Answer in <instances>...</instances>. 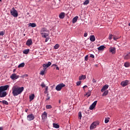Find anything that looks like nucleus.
Listing matches in <instances>:
<instances>
[{
  "label": "nucleus",
  "instance_id": "nucleus-1",
  "mask_svg": "<svg viewBox=\"0 0 130 130\" xmlns=\"http://www.w3.org/2000/svg\"><path fill=\"white\" fill-rule=\"evenodd\" d=\"M12 90L13 96H18L24 91V87H20L18 86H14L12 87Z\"/></svg>",
  "mask_w": 130,
  "mask_h": 130
},
{
  "label": "nucleus",
  "instance_id": "nucleus-2",
  "mask_svg": "<svg viewBox=\"0 0 130 130\" xmlns=\"http://www.w3.org/2000/svg\"><path fill=\"white\" fill-rule=\"evenodd\" d=\"M10 87L8 85L0 86V98L6 97L8 93H7V90Z\"/></svg>",
  "mask_w": 130,
  "mask_h": 130
},
{
  "label": "nucleus",
  "instance_id": "nucleus-3",
  "mask_svg": "<svg viewBox=\"0 0 130 130\" xmlns=\"http://www.w3.org/2000/svg\"><path fill=\"white\" fill-rule=\"evenodd\" d=\"M10 14L11 16L15 17V18H17V17H18V11L15 9V8H13L10 10Z\"/></svg>",
  "mask_w": 130,
  "mask_h": 130
},
{
  "label": "nucleus",
  "instance_id": "nucleus-4",
  "mask_svg": "<svg viewBox=\"0 0 130 130\" xmlns=\"http://www.w3.org/2000/svg\"><path fill=\"white\" fill-rule=\"evenodd\" d=\"M99 121H96L95 122H93L90 126V129H94V128H96V126H97V125H99Z\"/></svg>",
  "mask_w": 130,
  "mask_h": 130
},
{
  "label": "nucleus",
  "instance_id": "nucleus-5",
  "mask_svg": "<svg viewBox=\"0 0 130 130\" xmlns=\"http://www.w3.org/2000/svg\"><path fill=\"white\" fill-rule=\"evenodd\" d=\"M63 87H66V85L64 84L63 83H60L59 84H58L56 86V91H60L61 90V89H62V88H63Z\"/></svg>",
  "mask_w": 130,
  "mask_h": 130
},
{
  "label": "nucleus",
  "instance_id": "nucleus-6",
  "mask_svg": "<svg viewBox=\"0 0 130 130\" xmlns=\"http://www.w3.org/2000/svg\"><path fill=\"white\" fill-rule=\"evenodd\" d=\"M10 78L12 80H17V79L20 78V76L17 75L15 73H13L11 75Z\"/></svg>",
  "mask_w": 130,
  "mask_h": 130
},
{
  "label": "nucleus",
  "instance_id": "nucleus-7",
  "mask_svg": "<svg viewBox=\"0 0 130 130\" xmlns=\"http://www.w3.org/2000/svg\"><path fill=\"white\" fill-rule=\"evenodd\" d=\"M34 118H35V117L34 116V115H33V114H31L27 116V120H28V121H31V120H34Z\"/></svg>",
  "mask_w": 130,
  "mask_h": 130
},
{
  "label": "nucleus",
  "instance_id": "nucleus-8",
  "mask_svg": "<svg viewBox=\"0 0 130 130\" xmlns=\"http://www.w3.org/2000/svg\"><path fill=\"white\" fill-rule=\"evenodd\" d=\"M128 85V80H125L121 82V86L122 87H125Z\"/></svg>",
  "mask_w": 130,
  "mask_h": 130
},
{
  "label": "nucleus",
  "instance_id": "nucleus-9",
  "mask_svg": "<svg viewBox=\"0 0 130 130\" xmlns=\"http://www.w3.org/2000/svg\"><path fill=\"white\" fill-rule=\"evenodd\" d=\"M97 104V101H94L92 104L89 107L90 110H93V109L94 107H96V105Z\"/></svg>",
  "mask_w": 130,
  "mask_h": 130
},
{
  "label": "nucleus",
  "instance_id": "nucleus-10",
  "mask_svg": "<svg viewBox=\"0 0 130 130\" xmlns=\"http://www.w3.org/2000/svg\"><path fill=\"white\" fill-rule=\"evenodd\" d=\"M116 49L115 47H110L109 48V51L111 52V53H112V54H115L116 52Z\"/></svg>",
  "mask_w": 130,
  "mask_h": 130
},
{
  "label": "nucleus",
  "instance_id": "nucleus-11",
  "mask_svg": "<svg viewBox=\"0 0 130 130\" xmlns=\"http://www.w3.org/2000/svg\"><path fill=\"white\" fill-rule=\"evenodd\" d=\"M51 66V62H48L47 64H43V67L44 68V69L46 70L47 68H49Z\"/></svg>",
  "mask_w": 130,
  "mask_h": 130
},
{
  "label": "nucleus",
  "instance_id": "nucleus-12",
  "mask_svg": "<svg viewBox=\"0 0 130 130\" xmlns=\"http://www.w3.org/2000/svg\"><path fill=\"white\" fill-rule=\"evenodd\" d=\"M32 40L29 39L26 41V45H27V46H30V45H32Z\"/></svg>",
  "mask_w": 130,
  "mask_h": 130
},
{
  "label": "nucleus",
  "instance_id": "nucleus-13",
  "mask_svg": "<svg viewBox=\"0 0 130 130\" xmlns=\"http://www.w3.org/2000/svg\"><path fill=\"white\" fill-rule=\"evenodd\" d=\"M42 119H47V113L46 112H44L42 114Z\"/></svg>",
  "mask_w": 130,
  "mask_h": 130
},
{
  "label": "nucleus",
  "instance_id": "nucleus-14",
  "mask_svg": "<svg viewBox=\"0 0 130 130\" xmlns=\"http://www.w3.org/2000/svg\"><path fill=\"white\" fill-rule=\"evenodd\" d=\"M109 87V85H108V84L105 85L102 88L101 92H104V91H106V90H107L108 88Z\"/></svg>",
  "mask_w": 130,
  "mask_h": 130
},
{
  "label": "nucleus",
  "instance_id": "nucleus-15",
  "mask_svg": "<svg viewBox=\"0 0 130 130\" xmlns=\"http://www.w3.org/2000/svg\"><path fill=\"white\" fill-rule=\"evenodd\" d=\"M130 59V52L127 53L126 55H124V59Z\"/></svg>",
  "mask_w": 130,
  "mask_h": 130
},
{
  "label": "nucleus",
  "instance_id": "nucleus-16",
  "mask_svg": "<svg viewBox=\"0 0 130 130\" xmlns=\"http://www.w3.org/2000/svg\"><path fill=\"white\" fill-rule=\"evenodd\" d=\"M43 32H48V30L45 27L42 28L40 30L41 34H43Z\"/></svg>",
  "mask_w": 130,
  "mask_h": 130
},
{
  "label": "nucleus",
  "instance_id": "nucleus-17",
  "mask_svg": "<svg viewBox=\"0 0 130 130\" xmlns=\"http://www.w3.org/2000/svg\"><path fill=\"white\" fill-rule=\"evenodd\" d=\"M64 16H66V13H64V12H61L59 14V17L60 18V19H63V18H64Z\"/></svg>",
  "mask_w": 130,
  "mask_h": 130
},
{
  "label": "nucleus",
  "instance_id": "nucleus-18",
  "mask_svg": "<svg viewBox=\"0 0 130 130\" xmlns=\"http://www.w3.org/2000/svg\"><path fill=\"white\" fill-rule=\"evenodd\" d=\"M34 98H35V94H31L29 95V102H31L32 100H34Z\"/></svg>",
  "mask_w": 130,
  "mask_h": 130
},
{
  "label": "nucleus",
  "instance_id": "nucleus-19",
  "mask_svg": "<svg viewBox=\"0 0 130 130\" xmlns=\"http://www.w3.org/2000/svg\"><path fill=\"white\" fill-rule=\"evenodd\" d=\"M90 38V41H91L92 42H94V41H95V36L94 35H91L89 37Z\"/></svg>",
  "mask_w": 130,
  "mask_h": 130
},
{
  "label": "nucleus",
  "instance_id": "nucleus-20",
  "mask_svg": "<svg viewBox=\"0 0 130 130\" xmlns=\"http://www.w3.org/2000/svg\"><path fill=\"white\" fill-rule=\"evenodd\" d=\"M78 19H79V16H75L74 18H73L72 22L73 24H75L78 21Z\"/></svg>",
  "mask_w": 130,
  "mask_h": 130
},
{
  "label": "nucleus",
  "instance_id": "nucleus-21",
  "mask_svg": "<svg viewBox=\"0 0 130 130\" xmlns=\"http://www.w3.org/2000/svg\"><path fill=\"white\" fill-rule=\"evenodd\" d=\"M85 79H86V76L85 75H82V76L79 77V80L80 81H81L82 80H85Z\"/></svg>",
  "mask_w": 130,
  "mask_h": 130
},
{
  "label": "nucleus",
  "instance_id": "nucleus-22",
  "mask_svg": "<svg viewBox=\"0 0 130 130\" xmlns=\"http://www.w3.org/2000/svg\"><path fill=\"white\" fill-rule=\"evenodd\" d=\"M104 48H105V46H104V45H102L101 46H100L98 49L99 51H100V50H104Z\"/></svg>",
  "mask_w": 130,
  "mask_h": 130
},
{
  "label": "nucleus",
  "instance_id": "nucleus-23",
  "mask_svg": "<svg viewBox=\"0 0 130 130\" xmlns=\"http://www.w3.org/2000/svg\"><path fill=\"white\" fill-rule=\"evenodd\" d=\"M43 38H46L48 36V34L43 32V34H41Z\"/></svg>",
  "mask_w": 130,
  "mask_h": 130
},
{
  "label": "nucleus",
  "instance_id": "nucleus-24",
  "mask_svg": "<svg viewBox=\"0 0 130 130\" xmlns=\"http://www.w3.org/2000/svg\"><path fill=\"white\" fill-rule=\"evenodd\" d=\"M53 126L55 128H59V125H58V124H56L55 123H53Z\"/></svg>",
  "mask_w": 130,
  "mask_h": 130
},
{
  "label": "nucleus",
  "instance_id": "nucleus-25",
  "mask_svg": "<svg viewBox=\"0 0 130 130\" xmlns=\"http://www.w3.org/2000/svg\"><path fill=\"white\" fill-rule=\"evenodd\" d=\"M29 51H30V50L29 49H27L23 50V53H24V54H28V53H29Z\"/></svg>",
  "mask_w": 130,
  "mask_h": 130
},
{
  "label": "nucleus",
  "instance_id": "nucleus-26",
  "mask_svg": "<svg viewBox=\"0 0 130 130\" xmlns=\"http://www.w3.org/2000/svg\"><path fill=\"white\" fill-rule=\"evenodd\" d=\"M3 103V104H5V105H9V102H8V101H0V103Z\"/></svg>",
  "mask_w": 130,
  "mask_h": 130
},
{
  "label": "nucleus",
  "instance_id": "nucleus-27",
  "mask_svg": "<svg viewBox=\"0 0 130 130\" xmlns=\"http://www.w3.org/2000/svg\"><path fill=\"white\" fill-rule=\"evenodd\" d=\"M109 91L108 90H105L104 93L102 94L103 96H107V95H108Z\"/></svg>",
  "mask_w": 130,
  "mask_h": 130
},
{
  "label": "nucleus",
  "instance_id": "nucleus-28",
  "mask_svg": "<svg viewBox=\"0 0 130 130\" xmlns=\"http://www.w3.org/2000/svg\"><path fill=\"white\" fill-rule=\"evenodd\" d=\"M29 26L30 27H32V28H34V27H36V24L35 23H29Z\"/></svg>",
  "mask_w": 130,
  "mask_h": 130
},
{
  "label": "nucleus",
  "instance_id": "nucleus-29",
  "mask_svg": "<svg viewBox=\"0 0 130 130\" xmlns=\"http://www.w3.org/2000/svg\"><path fill=\"white\" fill-rule=\"evenodd\" d=\"M110 119V118L107 117L105 119V123H108L109 122V120Z\"/></svg>",
  "mask_w": 130,
  "mask_h": 130
},
{
  "label": "nucleus",
  "instance_id": "nucleus-30",
  "mask_svg": "<svg viewBox=\"0 0 130 130\" xmlns=\"http://www.w3.org/2000/svg\"><path fill=\"white\" fill-rule=\"evenodd\" d=\"M25 67V63L23 62L20 63L18 66V68H24Z\"/></svg>",
  "mask_w": 130,
  "mask_h": 130
},
{
  "label": "nucleus",
  "instance_id": "nucleus-31",
  "mask_svg": "<svg viewBox=\"0 0 130 130\" xmlns=\"http://www.w3.org/2000/svg\"><path fill=\"white\" fill-rule=\"evenodd\" d=\"M124 66L125 68H128L129 67V62H126L124 63Z\"/></svg>",
  "mask_w": 130,
  "mask_h": 130
},
{
  "label": "nucleus",
  "instance_id": "nucleus-32",
  "mask_svg": "<svg viewBox=\"0 0 130 130\" xmlns=\"http://www.w3.org/2000/svg\"><path fill=\"white\" fill-rule=\"evenodd\" d=\"M89 3H90V1L89 0H86L83 3V5H84V6H86L87 5H88L89 4Z\"/></svg>",
  "mask_w": 130,
  "mask_h": 130
},
{
  "label": "nucleus",
  "instance_id": "nucleus-33",
  "mask_svg": "<svg viewBox=\"0 0 130 130\" xmlns=\"http://www.w3.org/2000/svg\"><path fill=\"white\" fill-rule=\"evenodd\" d=\"M46 109H51L52 108V106L50 105H48L46 106Z\"/></svg>",
  "mask_w": 130,
  "mask_h": 130
},
{
  "label": "nucleus",
  "instance_id": "nucleus-34",
  "mask_svg": "<svg viewBox=\"0 0 130 130\" xmlns=\"http://www.w3.org/2000/svg\"><path fill=\"white\" fill-rule=\"evenodd\" d=\"M59 48V45L58 44H56L54 46V49H58Z\"/></svg>",
  "mask_w": 130,
  "mask_h": 130
},
{
  "label": "nucleus",
  "instance_id": "nucleus-35",
  "mask_svg": "<svg viewBox=\"0 0 130 130\" xmlns=\"http://www.w3.org/2000/svg\"><path fill=\"white\" fill-rule=\"evenodd\" d=\"M50 99V96H49V94H47L46 95V101H48Z\"/></svg>",
  "mask_w": 130,
  "mask_h": 130
},
{
  "label": "nucleus",
  "instance_id": "nucleus-36",
  "mask_svg": "<svg viewBox=\"0 0 130 130\" xmlns=\"http://www.w3.org/2000/svg\"><path fill=\"white\" fill-rule=\"evenodd\" d=\"M78 117H79L80 119H82V112H79L78 113Z\"/></svg>",
  "mask_w": 130,
  "mask_h": 130
},
{
  "label": "nucleus",
  "instance_id": "nucleus-37",
  "mask_svg": "<svg viewBox=\"0 0 130 130\" xmlns=\"http://www.w3.org/2000/svg\"><path fill=\"white\" fill-rule=\"evenodd\" d=\"M44 73H45V70L44 69L43 71H41L40 75H42V76H43L44 75Z\"/></svg>",
  "mask_w": 130,
  "mask_h": 130
},
{
  "label": "nucleus",
  "instance_id": "nucleus-38",
  "mask_svg": "<svg viewBox=\"0 0 130 130\" xmlns=\"http://www.w3.org/2000/svg\"><path fill=\"white\" fill-rule=\"evenodd\" d=\"M86 95L87 97H90L91 96V91H89L88 92L86 93Z\"/></svg>",
  "mask_w": 130,
  "mask_h": 130
},
{
  "label": "nucleus",
  "instance_id": "nucleus-39",
  "mask_svg": "<svg viewBox=\"0 0 130 130\" xmlns=\"http://www.w3.org/2000/svg\"><path fill=\"white\" fill-rule=\"evenodd\" d=\"M81 83H82V81H79L76 83V85L77 86H80V85H81Z\"/></svg>",
  "mask_w": 130,
  "mask_h": 130
},
{
  "label": "nucleus",
  "instance_id": "nucleus-40",
  "mask_svg": "<svg viewBox=\"0 0 130 130\" xmlns=\"http://www.w3.org/2000/svg\"><path fill=\"white\" fill-rule=\"evenodd\" d=\"M113 37V35H112V34H110L109 37V40H111V39H112Z\"/></svg>",
  "mask_w": 130,
  "mask_h": 130
},
{
  "label": "nucleus",
  "instance_id": "nucleus-41",
  "mask_svg": "<svg viewBox=\"0 0 130 130\" xmlns=\"http://www.w3.org/2000/svg\"><path fill=\"white\" fill-rule=\"evenodd\" d=\"M113 39H114V40H117L119 39V38H118L115 36H113Z\"/></svg>",
  "mask_w": 130,
  "mask_h": 130
},
{
  "label": "nucleus",
  "instance_id": "nucleus-42",
  "mask_svg": "<svg viewBox=\"0 0 130 130\" xmlns=\"http://www.w3.org/2000/svg\"><path fill=\"white\" fill-rule=\"evenodd\" d=\"M41 87L42 88H45L46 87V85L44 84V83H42L41 85Z\"/></svg>",
  "mask_w": 130,
  "mask_h": 130
},
{
  "label": "nucleus",
  "instance_id": "nucleus-43",
  "mask_svg": "<svg viewBox=\"0 0 130 130\" xmlns=\"http://www.w3.org/2000/svg\"><path fill=\"white\" fill-rule=\"evenodd\" d=\"M5 35V33L4 32V31L0 32V35H1V36H3V35Z\"/></svg>",
  "mask_w": 130,
  "mask_h": 130
},
{
  "label": "nucleus",
  "instance_id": "nucleus-44",
  "mask_svg": "<svg viewBox=\"0 0 130 130\" xmlns=\"http://www.w3.org/2000/svg\"><path fill=\"white\" fill-rule=\"evenodd\" d=\"M90 57H91V58H94L95 57V56L91 54L90 55Z\"/></svg>",
  "mask_w": 130,
  "mask_h": 130
},
{
  "label": "nucleus",
  "instance_id": "nucleus-45",
  "mask_svg": "<svg viewBox=\"0 0 130 130\" xmlns=\"http://www.w3.org/2000/svg\"><path fill=\"white\" fill-rule=\"evenodd\" d=\"M46 38L45 42H47V41H48V40H49V38Z\"/></svg>",
  "mask_w": 130,
  "mask_h": 130
},
{
  "label": "nucleus",
  "instance_id": "nucleus-46",
  "mask_svg": "<svg viewBox=\"0 0 130 130\" xmlns=\"http://www.w3.org/2000/svg\"><path fill=\"white\" fill-rule=\"evenodd\" d=\"M87 36H88V34H87V32H85L84 34V37H87Z\"/></svg>",
  "mask_w": 130,
  "mask_h": 130
},
{
  "label": "nucleus",
  "instance_id": "nucleus-47",
  "mask_svg": "<svg viewBox=\"0 0 130 130\" xmlns=\"http://www.w3.org/2000/svg\"><path fill=\"white\" fill-rule=\"evenodd\" d=\"M88 55H86L85 57V60H88Z\"/></svg>",
  "mask_w": 130,
  "mask_h": 130
},
{
  "label": "nucleus",
  "instance_id": "nucleus-48",
  "mask_svg": "<svg viewBox=\"0 0 130 130\" xmlns=\"http://www.w3.org/2000/svg\"><path fill=\"white\" fill-rule=\"evenodd\" d=\"M44 94H48V90H45L44 92Z\"/></svg>",
  "mask_w": 130,
  "mask_h": 130
},
{
  "label": "nucleus",
  "instance_id": "nucleus-49",
  "mask_svg": "<svg viewBox=\"0 0 130 130\" xmlns=\"http://www.w3.org/2000/svg\"><path fill=\"white\" fill-rule=\"evenodd\" d=\"M45 91H48V86H46L45 87Z\"/></svg>",
  "mask_w": 130,
  "mask_h": 130
},
{
  "label": "nucleus",
  "instance_id": "nucleus-50",
  "mask_svg": "<svg viewBox=\"0 0 130 130\" xmlns=\"http://www.w3.org/2000/svg\"><path fill=\"white\" fill-rule=\"evenodd\" d=\"M92 83H96V80L94 78L92 79Z\"/></svg>",
  "mask_w": 130,
  "mask_h": 130
},
{
  "label": "nucleus",
  "instance_id": "nucleus-51",
  "mask_svg": "<svg viewBox=\"0 0 130 130\" xmlns=\"http://www.w3.org/2000/svg\"><path fill=\"white\" fill-rule=\"evenodd\" d=\"M85 88H88V86L87 85H84L83 87V89H85Z\"/></svg>",
  "mask_w": 130,
  "mask_h": 130
},
{
  "label": "nucleus",
  "instance_id": "nucleus-52",
  "mask_svg": "<svg viewBox=\"0 0 130 130\" xmlns=\"http://www.w3.org/2000/svg\"><path fill=\"white\" fill-rule=\"evenodd\" d=\"M52 67H57V66L56 65V64H53L52 65Z\"/></svg>",
  "mask_w": 130,
  "mask_h": 130
},
{
  "label": "nucleus",
  "instance_id": "nucleus-53",
  "mask_svg": "<svg viewBox=\"0 0 130 130\" xmlns=\"http://www.w3.org/2000/svg\"><path fill=\"white\" fill-rule=\"evenodd\" d=\"M56 70H59V68H58V67L56 66Z\"/></svg>",
  "mask_w": 130,
  "mask_h": 130
},
{
  "label": "nucleus",
  "instance_id": "nucleus-54",
  "mask_svg": "<svg viewBox=\"0 0 130 130\" xmlns=\"http://www.w3.org/2000/svg\"><path fill=\"white\" fill-rule=\"evenodd\" d=\"M4 129V127H0V130H3Z\"/></svg>",
  "mask_w": 130,
  "mask_h": 130
},
{
  "label": "nucleus",
  "instance_id": "nucleus-55",
  "mask_svg": "<svg viewBox=\"0 0 130 130\" xmlns=\"http://www.w3.org/2000/svg\"><path fill=\"white\" fill-rule=\"evenodd\" d=\"M25 112H27L28 111V109H26L25 110Z\"/></svg>",
  "mask_w": 130,
  "mask_h": 130
},
{
  "label": "nucleus",
  "instance_id": "nucleus-56",
  "mask_svg": "<svg viewBox=\"0 0 130 130\" xmlns=\"http://www.w3.org/2000/svg\"><path fill=\"white\" fill-rule=\"evenodd\" d=\"M15 71H16V69H14V70H13V73H15Z\"/></svg>",
  "mask_w": 130,
  "mask_h": 130
},
{
  "label": "nucleus",
  "instance_id": "nucleus-57",
  "mask_svg": "<svg viewBox=\"0 0 130 130\" xmlns=\"http://www.w3.org/2000/svg\"><path fill=\"white\" fill-rule=\"evenodd\" d=\"M26 77H28V75H25Z\"/></svg>",
  "mask_w": 130,
  "mask_h": 130
},
{
  "label": "nucleus",
  "instance_id": "nucleus-58",
  "mask_svg": "<svg viewBox=\"0 0 130 130\" xmlns=\"http://www.w3.org/2000/svg\"><path fill=\"white\" fill-rule=\"evenodd\" d=\"M128 26H130V22H129V24H128Z\"/></svg>",
  "mask_w": 130,
  "mask_h": 130
},
{
  "label": "nucleus",
  "instance_id": "nucleus-59",
  "mask_svg": "<svg viewBox=\"0 0 130 130\" xmlns=\"http://www.w3.org/2000/svg\"><path fill=\"white\" fill-rule=\"evenodd\" d=\"M118 130H121V128H119V129H118Z\"/></svg>",
  "mask_w": 130,
  "mask_h": 130
},
{
  "label": "nucleus",
  "instance_id": "nucleus-60",
  "mask_svg": "<svg viewBox=\"0 0 130 130\" xmlns=\"http://www.w3.org/2000/svg\"><path fill=\"white\" fill-rule=\"evenodd\" d=\"M27 15H29V13H27Z\"/></svg>",
  "mask_w": 130,
  "mask_h": 130
},
{
  "label": "nucleus",
  "instance_id": "nucleus-61",
  "mask_svg": "<svg viewBox=\"0 0 130 130\" xmlns=\"http://www.w3.org/2000/svg\"><path fill=\"white\" fill-rule=\"evenodd\" d=\"M61 0H59V2H60Z\"/></svg>",
  "mask_w": 130,
  "mask_h": 130
}]
</instances>
